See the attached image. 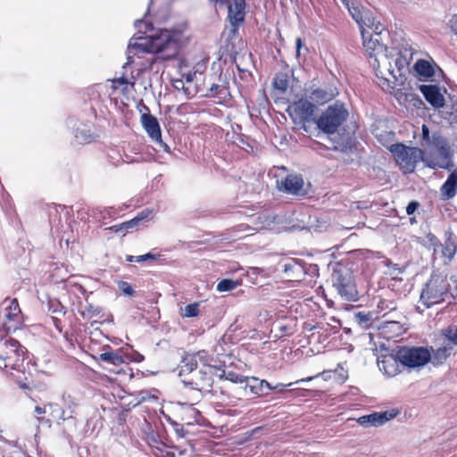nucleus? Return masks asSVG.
I'll list each match as a JSON object with an SVG mask.
<instances>
[{
  "mask_svg": "<svg viewBox=\"0 0 457 457\" xmlns=\"http://www.w3.org/2000/svg\"><path fill=\"white\" fill-rule=\"evenodd\" d=\"M185 26L174 29H159L150 35L133 37L128 45L126 69L133 62L135 56L144 54H161L163 59L175 56L180 46L185 44L187 37L185 35Z\"/></svg>",
  "mask_w": 457,
  "mask_h": 457,
  "instance_id": "obj_1",
  "label": "nucleus"
},
{
  "mask_svg": "<svg viewBox=\"0 0 457 457\" xmlns=\"http://www.w3.org/2000/svg\"><path fill=\"white\" fill-rule=\"evenodd\" d=\"M359 27L363 39V46L370 58V63L375 70L377 77L380 79V87L388 91L393 87L390 86L389 79L385 77L386 72L381 71V65H385L388 59L387 48L380 43V34L384 28L375 21L371 27L366 25Z\"/></svg>",
  "mask_w": 457,
  "mask_h": 457,
  "instance_id": "obj_2",
  "label": "nucleus"
},
{
  "mask_svg": "<svg viewBox=\"0 0 457 457\" xmlns=\"http://www.w3.org/2000/svg\"><path fill=\"white\" fill-rule=\"evenodd\" d=\"M455 291L456 286L453 287L446 276L433 273L420 292V302L426 308H429L454 298Z\"/></svg>",
  "mask_w": 457,
  "mask_h": 457,
  "instance_id": "obj_3",
  "label": "nucleus"
},
{
  "mask_svg": "<svg viewBox=\"0 0 457 457\" xmlns=\"http://www.w3.org/2000/svg\"><path fill=\"white\" fill-rule=\"evenodd\" d=\"M457 350V325H450L440 330L431 347L433 363L442 364L449 357L456 354Z\"/></svg>",
  "mask_w": 457,
  "mask_h": 457,
  "instance_id": "obj_4",
  "label": "nucleus"
},
{
  "mask_svg": "<svg viewBox=\"0 0 457 457\" xmlns=\"http://www.w3.org/2000/svg\"><path fill=\"white\" fill-rule=\"evenodd\" d=\"M349 112L341 102L328 105L316 120L319 129L326 134H334L347 120Z\"/></svg>",
  "mask_w": 457,
  "mask_h": 457,
  "instance_id": "obj_5",
  "label": "nucleus"
},
{
  "mask_svg": "<svg viewBox=\"0 0 457 457\" xmlns=\"http://www.w3.org/2000/svg\"><path fill=\"white\" fill-rule=\"evenodd\" d=\"M399 169L404 174L412 173L419 162L423 160V151L418 147L403 144H393L388 147Z\"/></svg>",
  "mask_w": 457,
  "mask_h": 457,
  "instance_id": "obj_6",
  "label": "nucleus"
},
{
  "mask_svg": "<svg viewBox=\"0 0 457 457\" xmlns=\"http://www.w3.org/2000/svg\"><path fill=\"white\" fill-rule=\"evenodd\" d=\"M397 356L401 365L409 369L421 368L430 361H433L431 348L422 346L399 347Z\"/></svg>",
  "mask_w": 457,
  "mask_h": 457,
  "instance_id": "obj_7",
  "label": "nucleus"
},
{
  "mask_svg": "<svg viewBox=\"0 0 457 457\" xmlns=\"http://www.w3.org/2000/svg\"><path fill=\"white\" fill-rule=\"evenodd\" d=\"M22 324L21 311L15 298H5L0 304V325L6 332L16 331Z\"/></svg>",
  "mask_w": 457,
  "mask_h": 457,
  "instance_id": "obj_8",
  "label": "nucleus"
},
{
  "mask_svg": "<svg viewBox=\"0 0 457 457\" xmlns=\"http://www.w3.org/2000/svg\"><path fill=\"white\" fill-rule=\"evenodd\" d=\"M388 59L385 65H381V71H386L395 80L402 78L407 70L411 59L412 53L410 49L396 51L387 50Z\"/></svg>",
  "mask_w": 457,
  "mask_h": 457,
  "instance_id": "obj_9",
  "label": "nucleus"
},
{
  "mask_svg": "<svg viewBox=\"0 0 457 457\" xmlns=\"http://www.w3.org/2000/svg\"><path fill=\"white\" fill-rule=\"evenodd\" d=\"M333 287L342 298L356 301L358 293L352 275L347 270H335L331 277Z\"/></svg>",
  "mask_w": 457,
  "mask_h": 457,
  "instance_id": "obj_10",
  "label": "nucleus"
},
{
  "mask_svg": "<svg viewBox=\"0 0 457 457\" xmlns=\"http://www.w3.org/2000/svg\"><path fill=\"white\" fill-rule=\"evenodd\" d=\"M316 109L315 104L305 95L291 104L288 112L295 123H306L314 120Z\"/></svg>",
  "mask_w": 457,
  "mask_h": 457,
  "instance_id": "obj_11",
  "label": "nucleus"
},
{
  "mask_svg": "<svg viewBox=\"0 0 457 457\" xmlns=\"http://www.w3.org/2000/svg\"><path fill=\"white\" fill-rule=\"evenodd\" d=\"M347 8L350 15L357 22L359 26L366 25L371 27L374 25V18L371 14L365 11L355 0H341Z\"/></svg>",
  "mask_w": 457,
  "mask_h": 457,
  "instance_id": "obj_12",
  "label": "nucleus"
},
{
  "mask_svg": "<svg viewBox=\"0 0 457 457\" xmlns=\"http://www.w3.org/2000/svg\"><path fill=\"white\" fill-rule=\"evenodd\" d=\"M141 122L151 139L162 146L164 151L169 152V146L162 140V132L157 119L150 113H144L141 116Z\"/></svg>",
  "mask_w": 457,
  "mask_h": 457,
  "instance_id": "obj_13",
  "label": "nucleus"
},
{
  "mask_svg": "<svg viewBox=\"0 0 457 457\" xmlns=\"http://www.w3.org/2000/svg\"><path fill=\"white\" fill-rule=\"evenodd\" d=\"M397 410H390L381 412H373L369 415H363L357 420V422L362 427H379L386 422L393 420L398 415Z\"/></svg>",
  "mask_w": 457,
  "mask_h": 457,
  "instance_id": "obj_14",
  "label": "nucleus"
},
{
  "mask_svg": "<svg viewBox=\"0 0 457 457\" xmlns=\"http://www.w3.org/2000/svg\"><path fill=\"white\" fill-rule=\"evenodd\" d=\"M310 100L317 104H324L338 95V90L336 87L327 85L316 88H311L306 90L305 94Z\"/></svg>",
  "mask_w": 457,
  "mask_h": 457,
  "instance_id": "obj_15",
  "label": "nucleus"
},
{
  "mask_svg": "<svg viewBox=\"0 0 457 457\" xmlns=\"http://www.w3.org/2000/svg\"><path fill=\"white\" fill-rule=\"evenodd\" d=\"M280 190L295 195H305L308 193L302 175L289 174L281 181Z\"/></svg>",
  "mask_w": 457,
  "mask_h": 457,
  "instance_id": "obj_16",
  "label": "nucleus"
},
{
  "mask_svg": "<svg viewBox=\"0 0 457 457\" xmlns=\"http://www.w3.org/2000/svg\"><path fill=\"white\" fill-rule=\"evenodd\" d=\"M420 91L424 96L425 99L434 107L441 108L445 104V96L442 88L436 85H420Z\"/></svg>",
  "mask_w": 457,
  "mask_h": 457,
  "instance_id": "obj_17",
  "label": "nucleus"
},
{
  "mask_svg": "<svg viewBox=\"0 0 457 457\" xmlns=\"http://www.w3.org/2000/svg\"><path fill=\"white\" fill-rule=\"evenodd\" d=\"M400 364L397 351L395 354L384 355L378 359V369L388 377H394L400 372Z\"/></svg>",
  "mask_w": 457,
  "mask_h": 457,
  "instance_id": "obj_18",
  "label": "nucleus"
},
{
  "mask_svg": "<svg viewBox=\"0 0 457 457\" xmlns=\"http://www.w3.org/2000/svg\"><path fill=\"white\" fill-rule=\"evenodd\" d=\"M1 345L3 348V359H12L14 356H17V361L26 353L25 347H23L19 341L13 338H5L1 341Z\"/></svg>",
  "mask_w": 457,
  "mask_h": 457,
  "instance_id": "obj_19",
  "label": "nucleus"
},
{
  "mask_svg": "<svg viewBox=\"0 0 457 457\" xmlns=\"http://www.w3.org/2000/svg\"><path fill=\"white\" fill-rule=\"evenodd\" d=\"M395 97L401 105H403L407 110L414 111L421 109L424 105L420 97L410 91L399 90L395 94Z\"/></svg>",
  "mask_w": 457,
  "mask_h": 457,
  "instance_id": "obj_20",
  "label": "nucleus"
},
{
  "mask_svg": "<svg viewBox=\"0 0 457 457\" xmlns=\"http://www.w3.org/2000/svg\"><path fill=\"white\" fill-rule=\"evenodd\" d=\"M182 382L192 386L195 389L203 390L212 384L211 377L205 369H201L192 374L187 379H182Z\"/></svg>",
  "mask_w": 457,
  "mask_h": 457,
  "instance_id": "obj_21",
  "label": "nucleus"
},
{
  "mask_svg": "<svg viewBox=\"0 0 457 457\" xmlns=\"http://www.w3.org/2000/svg\"><path fill=\"white\" fill-rule=\"evenodd\" d=\"M380 335L386 339H393L403 334L404 328L399 321H384L379 326Z\"/></svg>",
  "mask_w": 457,
  "mask_h": 457,
  "instance_id": "obj_22",
  "label": "nucleus"
},
{
  "mask_svg": "<svg viewBox=\"0 0 457 457\" xmlns=\"http://www.w3.org/2000/svg\"><path fill=\"white\" fill-rule=\"evenodd\" d=\"M228 18L233 26L244 21L245 16V0H234L228 5Z\"/></svg>",
  "mask_w": 457,
  "mask_h": 457,
  "instance_id": "obj_23",
  "label": "nucleus"
},
{
  "mask_svg": "<svg viewBox=\"0 0 457 457\" xmlns=\"http://www.w3.org/2000/svg\"><path fill=\"white\" fill-rule=\"evenodd\" d=\"M440 193L443 199L449 200L453 198L457 193V169L453 170L445 182L440 187Z\"/></svg>",
  "mask_w": 457,
  "mask_h": 457,
  "instance_id": "obj_24",
  "label": "nucleus"
},
{
  "mask_svg": "<svg viewBox=\"0 0 457 457\" xmlns=\"http://www.w3.org/2000/svg\"><path fill=\"white\" fill-rule=\"evenodd\" d=\"M179 413L181 416V420L184 423L192 425L195 422H197V419L200 416V411L195 409L193 404L179 403Z\"/></svg>",
  "mask_w": 457,
  "mask_h": 457,
  "instance_id": "obj_25",
  "label": "nucleus"
},
{
  "mask_svg": "<svg viewBox=\"0 0 457 457\" xmlns=\"http://www.w3.org/2000/svg\"><path fill=\"white\" fill-rule=\"evenodd\" d=\"M421 162H424L426 166L431 169L440 168L451 170L454 166L453 162L450 160L449 155H440L439 158H434L432 156H428L427 158L423 157Z\"/></svg>",
  "mask_w": 457,
  "mask_h": 457,
  "instance_id": "obj_26",
  "label": "nucleus"
},
{
  "mask_svg": "<svg viewBox=\"0 0 457 457\" xmlns=\"http://www.w3.org/2000/svg\"><path fill=\"white\" fill-rule=\"evenodd\" d=\"M197 366L198 365L195 360V357L192 356L191 353L186 354L183 357L181 363L179 365V377H183L186 375L192 376L194 372L197 371Z\"/></svg>",
  "mask_w": 457,
  "mask_h": 457,
  "instance_id": "obj_27",
  "label": "nucleus"
},
{
  "mask_svg": "<svg viewBox=\"0 0 457 457\" xmlns=\"http://www.w3.org/2000/svg\"><path fill=\"white\" fill-rule=\"evenodd\" d=\"M427 145L435 147L440 155H449V146L446 139L438 133L432 135L430 143H428Z\"/></svg>",
  "mask_w": 457,
  "mask_h": 457,
  "instance_id": "obj_28",
  "label": "nucleus"
},
{
  "mask_svg": "<svg viewBox=\"0 0 457 457\" xmlns=\"http://www.w3.org/2000/svg\"><path fill=\"white\" fill-rule=\"evenodd\" d=\"M417 74L423 79H429L434 76V66L428 61L418 60L414 65Z\"/></svg>",
  "mask_w": 457,
  "mask_h": 457,
  "instance_id": "obj_29",
  "label": "nucleus"
},
{
  "mask_svg": "<svg viewBox=\"0 0 457 457\" xmlns=\"http://www.w3.org/2000/svg\"><path fill=\"white\" fill-rule=\"evenodd\" d=\"M99 358L101 361L117 367L124 363V357L118 351L104 352L100 354Z\"/></svg>",
  "mask_w": 457,
  "mask_h": 457,
  "instance_id": "obj_30",
  "label": "nucleus"
},
{
  "mask_svg": "<svg viewBox=\"0 0 457 457\" xmlns=\"http://www.w3.org/2000/svg\"><path fill=\"white\" fill-rule=\"evenodd\" d=\"M245 387H248L250 392L256 395H262L263 393V385L264 379H259L255 377L247 378L245 382Z\"/></svg>",
  "mask_w": 457,
  "mask_h": 457,
  "instance_id": "obj_31",
  "label": "nucleus"
},
{
  "mask_svg": "<svg viewBox=\"0 0 457 457\" xmlns=\"http://www.w3.org/2000/svg\"><path fill=\"white\" fill-rule=\"evenodd\" d=\"M228 95L227 87L219 84H212L207 93L208 96H217L220 100H226Z\"/></svg>",
  "mask_w": 457,
  "mask_h": 457,
  "instance_id": "obj_32",
  "label": "nucleus"
},
{
  "mask_svg": "<svg viewBox=\"0 0 457 457\" xmlns=\"http://www.w3.org/2000/svg\"><path fill=\"white\" fill-rule=\"evenodd\" d=\"M199 306H200L199 303H193L187 304L184 308H180L179 314L183 318L196 317L200 313Z\"/></svg>",
  "mask_w": 457,
  "mask_h": 457,
  "instance_id": "obj_33",
  "label": "nucleus"
},
{
  "mask_svg": "<svg viewBox=\"0 0 457 457\" xmlns=\"http://www.w3.org/2000/svg\"><path fill=\"white\" fill-rule=\"evenodd\" d=\"M239 285V282L233 279L225 278L220 280L216 287L219 292H228L235 289Z\"/></svg>",
  "mask_w": 457,
  "mask_h": 457,
  "instance_id": "obj_34",
  "label": "nucleus"
},
{
  "mask_svg": "<svg viewBox=\"0 0 457 457\" xmlns=\"http://www.w3.org/2000/svg\"><path fill=\"white\" fill-rule=\"evenodd\" d=\"M274 87L281 92H286L288 87V80L286 74H278L273 80Z\"/></svg>",
  "mask_w": 457,
  "mask_h": 457,
  "instance_id": "obj_35",
  "label": "nucleus"
},
{
  "mask_svg": "<svg viewBox=\"0 0 457 457\" xmlns=\"http://www.w3.org/2000/svg\"><path fill=\"white\" fill-rule=\"evenodd\" d=\"M456 250L457 246L455 243L451 238H448L444 245L443 255L451 260L453 258Z\"/></svg>",
  "mask_w": 457,
  "mask_h": 457,
  "instance_id": "obj_36",
  "label": "nucleus"
},
{
  "mask_svg": "<svg viewBox=\"0 0 457 457\" xmlns=\"http://www.w3.org/2000/svg\"><path fill=\"white\" fill-rule=\"evenodd\" d=\"M191 354H192V356L195 357V360L197 363L200 362L203 364V366L205 370L210 369L209 362L211 361V358L206 351L203 350V351H199L197 353H191Z\"/></svg>",
  "mask_w": 457,
  "mask_h": 457,
  "instance_id": "obj_37",
  "label": "nucleus"
},
{
  "mask_svg": "<svg viewBox=\"0 0 457 457\" xmlns=\"http://www.w3.org/2000/svg\"><path fill=\"white\" fill-rule=\"evenodd\" d=\"M224 377L226 380L231 381L236 384H245V382L246 381V377H244L233 371L224 373Z\"/></svg>",
  "mask_w": 457,
  "mask_h": 457,
  "instance_id": "obj_38",
  "label": "nucleus"
},
{
  "mask_svg": "<svg viewBox=\"0 0 457 457\" xmlns=\"http://www.w3.org/2000/svg\"><path fill=\"white\" fill-rule=\"evenodd\" d=\"M155 259H156V256L151 253H147L145 254L137 255V256L128 255L126 257V260L129 262H145L148 260H155Z\"/></svg>",
  "mask_w": 457,
  "mask_h": 457,
  "instance_id": "obj_39",
  "label": "nucleus"
},
{
  "mask_svg": "<svg viewBox=\"0 0 457 457\" xmlns=\"http://www.w3.org/2000/svg\"><path fill=\"white\" fill-rule=\"evenodd\" d=\"M140 221L137 220V217L131 219L130 220H128L126 222H123L120 225L119 228H116V231L119 230H125L128 231L129 229L135 228L139 225Z\"/></svg>",
  "mask_w": 457,
  "mask_h": 457,
  "instance_id": "obj_40",
  "label": "nucleus"
},
{
  "mask_svg": "<svg viewBox=\"0 0 457 457\" xmlns=\"http://www.w3.org/2000/svg\"><path fill=\"white\" fill-rule=\"evenodd\" d=\"M124 361H134V362H141L144 360V356L137 351H131L129 353H125Z\"/></svg>",
  "mask_w": 457,
  "mask_h": 457,
  "instance_id": "obj_41",
  "label": "nucleus"
},
{
  "mask_svg": "<svg viewBox=\"0 0 457 457\" xmlns=\"http://www.w3.org/2000/svg\"><path fill=\"white\" fill-rule=\"evenodd\" d=\"M118 287L124 295L132 296L134 295L132 287L126 281H120L118 283Z\"/></svg>",
  "mask_w": 457,
  "mask_h": 457,
  "instance_id": "obj_42",
  "label": "nucleus"
},
{
  "mask_svg": "<svg viewBox=\"0 0 457 457\" xmlns=\"http://www.w3.org/2000/svg\"><path fill=\"white\" fill-rule=\"evenodd\" d=\"M128 84H130V86L133 87L135 85V79H133L132 81H129L128 79H126L124 76H121L112 80V87L114 88H119L120 86Z\"/></svg>",
  "mask_w": 457,
  "mask_h": 457,
  "instance_id": "obj_43",
  "label": "nucleus"
},
{
  "mask_svg": "<svg viewBox=\"0 0 457 457\" xmlns=\"http://www.w3.org/2000/svg\"><path fill=\"white\" fill-rule=\"evenodd\" d=\"M76 137L80 143L87 144L92 140V135L88 134L86 130H79L76 133Z\"/></svg>",
  "mask_w": 457,
  "mask_h": 457,
  "instance_id": "obj_44",
  "label": "nucleus"
},
{
  "mask_svg": "<svg viewBox=\"0 0 457 457\" xmlns=\"http://www.w3.org/2000/svg\"><path fill=\"white\" fill-rule=\"evenodd\" d=\"M355 319L359 322V324L364 325V326H368L369 322L370 321V316L369 314H365L362 312H358L355 315Z\"/></svg>",
  "mask_w": 457,
  "mask_h": 457,
  "instance_id": "obj_45",
  "label": "nucleus"
},
{
  "mask_svg": "<svg viewBox=\"0 0 457 457\" xmlns=\"http://www.w3.org/2000/svg\"><path fill=\"white\" fill-rule=\"evenodd\" d=\"M378 308L380 309L381 312L386 310H394L395 309V305L392 302H386L385 300H380L378 303Z\"/></svg>",
  "mask_w": 457,
  "mask_h": 457,
  "instance_id": "obj_46",
  "label": "nucleus"
},
{
  "mask_svg": "<svg viewBox=\"0 0 457 457\" xmlns=\"http://www.w3.org/2000/svg\"><path fill=\"white\" fill-rule=\"evenodd\" d=\"M153 214V210L151 209H144L136 216L137 220L141 222L146 219H148Z\"/></svg>",
  "mask_w": 457,
  "mask_h": 457,
  "instance_id": "obj_47",
  "label": "nucleus"
},
{
  "mask_svg": "<svg viewBox=\"0 0 457 457\" xmlns=\"http://www.w3.org/2000/svg\"><path fill=\"white\" fill-rule=\"evenodd\" d=\"M419 207V203L417 201H411L406 207V212L408 215L413 214Z\"/></svg>",
  "mask_w": 457,
  "mask_h": 457,
  "instance_id": "obj_48",
  "label": "nucleus"
},
{
  "mask_svg": "<svg viewBox=\"0 0 457 457\" xmlns=\"http://www.w3.org/2000/svg\"><path fill=\"white\" fill-rule=\"evenodd\" d=\"M430 134L428 126L422 125V140L426 142V144L430 143Z\"/></svg>",
  "mask_w": 457,
  "mask_h": 457,
  "instance_id": "obj_49",
  "label": "nucleus"
},
{
  "mask_svg": "<svg viewBox=\"0 0 457 457\" xmlns=\"http://www.w3.org/2000/svg\"><path fill=\"white\" fill-rule=\"evenodd\" d=\"M294 383H288V384H277L272 387V390L278 391L279 393L283 392L285 387L292 386Z\"/></svg>",
  "mask_w": 457,
  "mask_h": 457,
  "instance_id": "obj_50",
  "label": "nucleus"
},
{
  "mask_svg": "<svg viewBox=\"0 0 457 457\" xmlns=\"http://www.w3.org/2000/svg\"><path fill=\"white\" fill-rule=\"evenodd\" d=\"M302 47V40L301 38H297L296 39V55L299 56L300 54V49Z\"/></svg>",
  "mask_w": 457,
  "mask_h": 457,
  "instance_id": "obj_51",
  "label": "nucleus"
},
{
  "mask_svg": "<svg viewBox=\"0 0 457 457\" xmlns=\"http://www.w3.org/2000/svg\"><path fill=\"white\" fill-rule=\"evenodd\" d=\"M35 412L37 414V415H40V414H43L45 413V410L39 406H37L35 408Z\"/></svg>",
  "mask_w": 457,
  "mask_h": 457,
  "instance_id": "obj_52",
  "label": "nucleus"
},
{
  "mask_svg": "<svg viewBox=\"0 0 457 457\" xmlns=\"http://www.w3.org/2000/svg\"><path fill=\"white\" fill-rule=\"evenodd\" d=\"M174 86H175L176 88H179L180 87H184V83H183L182 80H177V81H175Z\"/></svg>",
  "mask_w": 457,
  "mask_h": 457,
  "instance_id": "obj_53",
  "label": "nucleus"
},
{
  "mask_svg": "<svg viewBox=\"0 0 457 457\" xmlns=\"http://www.w3.org/2000/svg\"><path fill=\"white\" fill-rule=\"evenodd\" d=\"M272 386L266 380H264V385H263V390L266 388V389H269V390H272Z\"/></svg>",
  "mask_w": 457,
  "mask_h": 457,
  "instance_id": "obj_54",
  "label": "nucleus"
},
{
  "mask_svg": "<svg viewBox=\"0 0 457 457\" xmlns=\"http://www.w3.org/2000/svg\"><path fill=\"white\" fill-rule=\"evenodd\" d=\"M312 378H313V377H309L306 378L299 379L295 384H299V383L305 382V381H311Z\"/></svg>",
  "mask_w": 457,
  "mask_h": 457,
  "instance_id": "obj_55",
  "label": "nucleus"
},
{
  "mask_svg": "<svg viewBox=\"0 0 457 457\" xmlns=\"http://www.w3.org/2000/svg\"><path fill=\"white\" fill-rule=\"evenodd\" d=\"M193 74H187V77H186V81L187 82H191L193 80Z\"/></svg>",
  "mask_w": 457,
  "mask_h": 457,
  "instance_id": "obj_56",
  "label": "nucleus"
},
{
  "mask_svg": "<svg viewBox=\"0 0 457 457\" xmlns=\"http://www.w3.org/2000/svg\"><path fill=\"white\" fill-rule=\"evenodd\" d=\"M143 21L141 20H137L135 21V26L139 28L142 25Z\"/></svg>",
  "mask_w": 457,
  "mask_h": 457,
  "instance_id": "obj_57",
  "label": "nucleus"
},
{
  "mask_svg": "<svg viewBox=\"0 0 457 457\" xmlns=\"http://www.w3.org/2000/svg\"><path fill=\"white\" fill-rule=\"evenodd\" d=\"M176 431H177V433L179 434V436H181V437H182V436H184V434H183V430H182V429H180V430H179V429H177Z\"/></svg>",
  "mask_w": 457,
  "mask_h": 457,
  "instance_id": "obj_58",
  "label": "nucleus"
}]
</instances>
